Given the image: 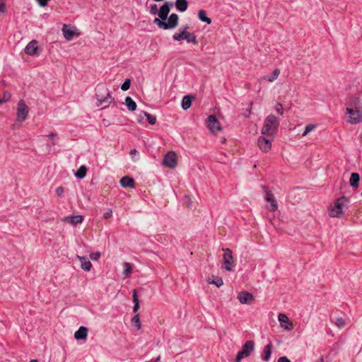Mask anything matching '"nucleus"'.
<instances>
[{
    "mask_svg": "<svg viewBox=\"0 0 362 362\" xmlns=\"http://www.w3.org/2000/svg\"><path fill=\"white\" fill-rule=\"evenodd\" d=\"M144 115L146 117L148 122L150 124L153 125L156 124V116L151 115L147 112H144Z\"/></svg>",
    "mask_w": 362,
    "mask_h": 362,
    "instance_id": "obj_34",
    "label": "nucleus"
},
{
    "mask_svg": "<svg viewBox=\"0 0 362 362\" xmlns=\"http://www.w3.org/2000/svg\"><path fill=\"white\" fill-rule=\"evenodd\" d=\"M175 5L177 10L184 12L187 9L188 3L187 0H176Z\"/></svg>",
    "mask_w": 362,
    "mask_h": 362,
    "instance_id": "obj_25",
    "label": "nucleus"
},
{
    "mask_svg": "<svg viewBox=\"0 0 362 362\" xmlns=\"http://www.w3.org/2000/svg\"><path fill=\"white\" fill-rule=\"evenodd\" d=\"M238 298L241 303H247L249 300V292L243 291L238 294Z\"/></svg>",
    "mask_w": 362,
    "mask_h": 362,
    "instance_id": "obj_32",
    "label": "nucleus"
},
{
    "mask_svg": "<svg viewBox=\"0 0 362 362\" xmlns=\"http://www.w3.org/2000/svg\"><path fill=\"white\" fill-rule=\"evenodd\" d=\"M36 40L30 41L25 48V52L28 55H37L38 46Z\"/></svg>",
    "mask_w": 362,
    "mask_h": 362,
    "instance_id": "obj_15",
    "label": "nucleus"
},
{
    "mask_svg": "<svg viewBox=\"0 0 362 362\" xmlns=\"http://www.w3.org/2000/svg\"><path fill=\"white\" fill-rule=\"evenodd\" d=\"M163 163L170 168H175L177 166L176 154L173 151L168 152L163 158Z\"/></svg>",
    "mask_w": 362,
    "mask_h": 362,
    "instance_id": "obj_9",
    "label": "nucleus"
},
{
    "mask_svg": "<svg viewBox=\"0 0 362 362\" xmlns=\"http://www.w3.org/2000/svg\"><path fill=\"white\" fill-rule=\"evenodd\" d=\"M112 209H107V211L106 212L104 213L103 214V217L105 218H109L112 216Z\"/></svg>",
    "mask_w": 362,
    "mask_h": 362,
    "instance_id": "obj_45",
    "label": "nucleus"
},
{
    "mask_svg": "<svg viewBox=\"0 0 362 362\" xmlns=\"http://www.w3.org/2000/svg\"><path fill=\"white\" fill-rule=\"evenodd\" d=\"M250 108H251L252 105V103L250 102Z\"/></svg>",
    "mask_w": 362,
    "mask_h": 362,
    "instance_id": "obj_55",
    "label": "nucleus"
},
{
    "mask_svg": "<svg viewBox=\"0 0 362 362\" xmlns=\"http://www.w3.org/2000/svg\"><path fill=\"white\" fill-rule=\"evenodd\" d=\"M278 362H291L286 356H281L278 359Z\"/></svg>",
    "mask_w": 362,
    "mask_h": 362,
    "instance_id": "obj_47",
    "label": "nucleus"
},
{
    "mask_svg": "<svg viewBox=\"0 0 362 362\" xmlns=\"http://www.w3.org/2000/svg\"><path fill=\"white\" fill-rule=\"evenodd\" d=\"M178 15L176 13H172L168 20V22L165 23L166 24V30L168 29H173L177 26L178 25Z\"/></svg>",
    "mask_w": 362,
    "mask_h": 362,
    "instance_id": "obj_17",
    "label": "nucleus"
},
{
    "mask_svg": "<svg viewBox=\"0 0 362 362\" xmlns=\"http://www.w3.org/2000/svg\"><path fill=\"white\" fill-rule=\"evenodd\" d=\"M173 5L174 4L173 2L166 1L160 8L158 15L162 21H165L168 18V16L170 11V8L173 6Z\"/></svg>",
    "mask_w": 362,
    "mask_h": 362,
    "instance_id": "obj_12",
    "label": "nucleus"
},
{
    "mask_svg": "<svg viewBox=\"0 0 362 362\" xmlns=\"http://www.w3.org/2000/svg\"><path fill=\"white\" fill-rule=\"evenodd\" d=\"M265 199L270 203L269 209L271 211H274L277 209L278 204L276 200L274 199V195L271 192L265 190Z\"/></svg>",
    "mask_w": 362,
    "mask_h": 362,
    "instance_id": "obj_13",
    "label": "nucleus"
},
{
    "mask_svg": "<svg viewBox=\"0 0 362 362\" xmlns=\"http://www.w3.org/2000/svg\"><path fill=\"white\" fill-rule=\"evenodd\" d=\"M64 188L62 186H59L56 189V194L58 197H62L64 195Z\"/></svg>",
    "mask_w": 362,
    "mask_h": 362,
    "instance_id": "obj_43",
    "label": "nucleus"
},
{
    "mask_svg": "<svg viewBox=\"0 0 362 362\" xmlns=\"http://www.w3.org/2000/svg\"><path fill=\"white\" fill-rule=\"evenodd\" d=\"M316 127V125L309 124L305 127V131L303 132L302 136H305L308 133H310L312 130H313Z\"/></svg>",
    "mask_w": 362,
    "mask_h": 362,
    "instance_id": "obj_39",
    "label": "nucleus"
},
{
    "mask_svg": "<svg viewBox=\"0 0 362 362\" xmlns=\"http://www.w3.org/2000/svg\"><path fill=\"white\" fill-rule=\"evenodd\" d=\"M137 153L138 151H136V149L134 148L129 151V155L133 158L134 156L137 154Z\"/></svg>",
    "mask_w": 362,
    "mask_h": 362,
    "instance_id": "obj_48",
    "label": "nucleus"
},
{
    "mask_svg": "<svg viewBox=\"0 0 362 362\" xmlns=\"http://www.w3.org/2000/svg\"><path fill=\"white\" fill-rule=\"evenodd\" d=\"M226 141V139L225 137H222L221 139V142L222 144L225 143Z\"/></svg>",
    "mask_w": 362,
    "mask_h": 362,
    "instance_id": "obj_53",
    "label": "nucleus"
},
{
    "mask_svg": "<svg viewBox=\"0 0 362 362\" xmlns=\"http://www.w3.org/2000/svg\"><path fill=\"white\" fill-rule=\"evenodd\" d=\"M132 323L136 327L137 329H140L141 327V323L140 320L139 314H136L132 319Z\"/></svg>",
    "mask_w": 362,
    "mask_h": 362,
    "instance_id": "obj_35",
    "label": "nucleus"
},
{
    "mask_svg": "<svg viewBox=\"0 0 362 362\" xmlns=\"http://www.w3.org/2000/svg\"><path fill=\"white\" fill-rule=\"evenodd\" d=\"M100 257V252H95V253H90V257L93 260H97Z\"/></svg>",
    "mask_w": 362,
    "mask_h": 362,
    "instance_id": "obj_44",
    "label": "nucleus"
},
{
    "mask_svg": "<svg viewBox=\"0 0 362 362\" xmlns=\"http://www.w3.org/2000/svg\"><path fill=\"white\" fill-rule=\"evenodd\" d=\"M120 185L124 188H134L135 181L129 176H124L120 179Z\"/></svg>",
    "mask_w": 362,
    "mask_h": 362,
    "instance_id": "obj_18",
    "label": "nucleus"
},
{
    "mask_svg": "<svg viewBox=\"0 0 362 362\" xmlns=\"http://www.w3.org/2000/svg\"><path fill=\"white\" fill-rule=\"evenodd\" d=\"M132 298H133V302L134 303V307H133V312L136 313L138 311V310L139 309V300L138 299L137 292L136 290H134L132 291Z\"/></svg>",
    "mask_w": 362,
    "mask_h": 362,
    "instance_id": "obj_27",
    "label": "nucleus"
},
{
    "mask_svg": "<svg viewBox=\"0 0 362 362\" xmlns=\"http://www.w3.org/2000/svg\"><path fill=\"white\" fill-rule=\"evenodd\" d=\"M30 362H38V361L35 359H33V360L30 361Z\"/></svg>",
    "mask_w": 362,
    "mask_h": 362,
    "instance_id": "obj_54",
    "label": "nucleus"
},
{
    "mask_svg": "<svg viewBox=\"0 0 362 362\" xmlns=\"http://www.w3.org/2000/svg\"><path fill=\"white\" fill-rule=\"evenodd\" d=\"M83 220V218L81 215L76 216H69L64 218V221L68 223H70L73 226H76L77 224L81 223Z\"/></svg>",
    "mask_w": 362,
    "mask_h": 362,
    "instance_id": "obj_19",
    "label": "nucleus"
},
{
    "mask_svg": "<svg viewBox=\"0 0 362 362\" xmlns=\"http://www.w3.org/2000/svg\"><path fill=\"white\" fill-rule=\"evenodd\" d=\"M87 173V168L85 165H81L75 173V176L79 179H83Z\"/></svg>",
    "mask_w": 362,
    "mask_h": 362,
    "instance_id": "obj_31",
    "label": "nucleus"
},
{
    "mask_svg": "<svg viewBox=\"0 0 362 362\" xmlns=\"http://www.w3.org/2000/svg\"><path fill=\"white\" fill-rule=\"evenodd\" d=\"M81 262V267L85 271H90L92 267L91 262L86 257H78Z\"/></svg>",
    "mask_w": 362,
    "mask_h": 362,
    "instance_id": "obj_23",
    "label": "nucleus"
},
{
    "mask_svg": "<svg viewBox=\"0 0 362 362\" xmlns=\"http://www.w3.org/2000/svg\"><path fill=\"white\" fill-rule=\"evenodd\" d=\"M192 98L193 97L189 95L183 97L182 100V107L183 110H186L190 107Z\"/></svg>",
    "mask_w": 362,
    "mask_h": 362,
    "instance_id": "obj_24",
    "label": "nucleus"
},
{
    "mask_svg": "<svg viewBox=\"0 0 362 362\" xmlns=\"http://www.w3.org/2000/svg\"><path fill=\"white\" fill-rule=\"evenodd\" d=\"M279 321L281 327L286 330H291L293 329L292 323L289 321L288 317L283 313H280L278 316Z\"/></svg>",
    "mask_w": 362,
    "mask_h": 362,
    "instance_id": "obj_14",
    "label": "nucleus"
},
{
    "mask_svg": "<svg viewBox=\"0 0 362 362\" xmlns=\"http://www.w3.org/2000/svg\"><path fill=\"white\" fill-rule=\"evenodd\" d=\"M279 74H280V70L279 69H276L274 70V71L272 72V74L270 76H264L263 78L269 82H273L277 78Z\"/></svg>",
    "mask_w": 362,
    "mask_h": 362,
    "instance_id": "obj_29",
    "label": "nucleus"
},
{
    "mask_svg": "<svg viewBox=\"0 0 362 362\" xmlns=\"http://www.w3.org/2000/svg\"><path fill=\"white\" fill-rule=\"evenodd\" d=\"M173 38L177 41L185 40L187 42L193 43L194 45L198 43L197 36L194 33L189 32L180 31L179 33H176L173 35Z\"/></svg>",
    "mask_w": 362,
    "mask_h": 362,
    "instance_id": "obj_5",
    "label": "nucleus"
},
{
    "mask_svg": "<svg viewBox=\"0 0 362 362\" xmlns=\"http://www.w3.org/2000/svg\"><path fill=\"white\" fill-rule=\"evenodd\" d=\"M124 268L123 274L125 277H127L132 273V265L128 262H124Z\"/></svg>",
    "mask_w": 362,
    "mask_h": 362,
    "instance_id": "obj_36",
    "label": "nucleus"
},
{
    "mask_svg": "<svg viewBox=\"0 0 362 362\" xmlns=\"http://www.w3.org/2000/svg\"><path fill=\"white\" fill-rule=\"evenodd\" d=\"M198 17L201 21L206 23L207 24H211V18L206 16V12L204 10H200L199 11Z\"/></svg>",
    "mask_w": 362,
    "mask_h": 362,
    "instance_id": "obj_30",
    "label": "nucleus"
},
{
    "mask_svg": "<svg viewBox=\"0 0 362 362\" xmlns=\"http://www.w3.org/2000/svg\"><path fill=\"white\" fill-rule=\"evenodd\" d=\"M206 123L207 127L209 129L211 132L214 134H217L218 132H221L222 130L221 125L219 121L217 119L216 117L214 115H209L206 120Z\"/></svg>",
    "mask_w": 362,
    "mask_h": 362,
    "instance_id": "obj_7",
    "label": "nucleus"
},
{
    "mask_svg": "<svg viewBox=\"0 0 362 362\" xmlns=\"http://www.w3.org/2000/svg\"><path fill=\"white\" fill-rule=\"evenodd\" d=\"M250 303L255 300V298H254L253 295L251 293H250Z\"/></svg>",
    "mask_w": 362,
    "mask_h": 362,
    "instance_id": "obj_52",
    "label": "nucleus"
},
{
    "mask_svg": "<svg viewBox=\"0 0 362 362\" xmlns=\"http://www.w3.org/2000/svg\"><path fill=\"white\" fill-rule=\"evenodd\" d=\"M272 139H273V137H270V136L264 137L263 136L259 137L257 143H258V146H259V148L264 152H267L269 150H270V148L272 147Z\"/></svg>",
    "mask_w": 362,
    "mask_h": 362,
    "instance_id": "obj_11",
    "label": "nucleus"
},
{
    "mask_svg": "<svg viewBox=\"0 0 362 362\" xmlns=\"http://www.w3.org/2000/svg\"><path fill=\"white\" fill-rule=\"evenodd\" d=\"M346 110L349 115L348 122L350 124H358L362 121V105L359 104L358 99L354 98Z\"/></svg>",
    "mask_w": 362,
    "mask_h": 362,
    "instance_id": "obj_1",
    "label": "nucleus"
},
{
    "mask_svg": "<svg viewBox=\"0 0 362 362\" xmlns=\"http://www.w3.org/2000/svg\"><path fill=\"white\" fill-rule=\"evenodd\" d=\"M88 328L83 326L79 327V329L74 333V337L78 340H83L87 338Z\"/></svg>",
    "mask_w": 362,
    "mask_h": 362,
    "instance_id": "obj_20",
    "label": "nucleus"
},
{
    "mask_svg": "<svg viewBox=\"0 0 362 362\" xmlns=\"http://www.w3.org/2000/svg\"><path fill=\"white\" fill-rule=\"evenodd\" d=\"M153 23L157 25L160 28H162L163 30H166V24L165 22L162 21L160 18H156L153 20Z\"/></svg>",
    "mask_w": 362,
    "mask_h": 362,
    "instance_id": "obj_37",
    "label": "nucleus"
},
{
    "mask_svg": "<svg viewBox=\"0 0 362 362\" xmlns=\"http://www.w3.org/2000/svg\"><path fill=\"white\" fill-rule=\"evenodd\" d=\"M360 175L357 173H352L349 179L350 186L356 188L359 185Z\"/></svg>",
    "mask_w": 362,
    "mask_h": 362,
    "instance_id": "obj_22",
    "label": "nucleus"
},
{
    "mask_svg": "<svg viewBox=\"0 0 362 362\" xmlns=\"http://www.w3.org/2000/svg\"><path fill=\"white\" fill-rule=\"evenodd\" d=\"M247 356H249V341L245 342L243 349L238 353L235 362H240L243 358Z\"/></svg>",
    "mask_w": 362,
    "mask_h": 362,
    "instance_id": "obj_16",
    "label": "nucleus"
},
{
    "mask_svg": "<svg viewBox=\"0 0 362 362\" xmlns=\"http://www.w3.org/2000/svg\"><path fill=\"white\" fill-rule=\"evenodd\" d=\"M6 11V4L4 2H0V12L5 13Z\"/></svg>",
    "mask_w": 362,
    "mask_h": 362,
    "instance_id": "obj_46",
    "label": "nucleus"
},
{
    "mask_svg": "<svg viewBox=\"0 0 362 362\" xmlns=\"http://www.w3.org/2000/svg\"><path fill=\"white\" fill-rule=\"evenodd\" d=\"M223 250L224 251L223 267L227 271H231L233 263L232 251L229 248H226Z\"/></svg>",
    "mask_w": 362,
    "mask_h": 362,
    "instance_id": "obj_10",
    "label": "nucleus"
},
{
    "mask_svg": "<svg viewBox=\"0 0 362 362\" xmlns=\"http://www.w3.org/2000/svg\"><path fill=\"white\" fill-rule=\"evenodd\" d=\"M189 28V25H185V27L183 28H180L179 29V32L180 31H185V32H187V30Z\"/></svg>",
    "mask_w": 362,
    "mask_h": 362,
    "instance_id": "obj_49",
    "label": "nucleus"
},
{
    "mask_svg": "<svg viewBox=\"0 0 362 362\" xmlns=\"http://www.w3.org/2000/svg\"><path fill=\"white\" fill-rule=\"evenodd\" d=\"M275 110L276 111V112L278 114H279L280 115H282L284 114V109H283V106H282V104L281 103H277L275 106Z\"/></svg>",
    "mask_w": 362,
    "mask_h": 362,
    "instance_id": "obj_42",
    "label": "nucleus"
},
{
    "mask_svg": "<svg viewBox=\"0 0 362 362\" xmlns=\"http://www.w3.org/2000/svg\"><path fill=\"white\" fill-rule=\"evenodd\" d=\"M349 199L342 196L337 199L334 206L331 207L329 211V214L331 217L339 218L344 213V209L348 208Z\"/></svg>",
    "mask_w": 362,
    "mask_h": 362,
    "instance_id": "obj_4",
    "label": "nucleus"
},
{
    "mask_svg": "<svg viewBox=\"0 0 362 362\" xmlns=\"http://www.w3.org/2000/svg\"><path fill=\"white\" fill-rule=\"evenodd\" d=\"M131 85V80L129 78L125 79L124 83L121 86V89L122 90H127L129 89Z\"/></svg>",
    "mask_w": 362,
    "mask_h": 362,
    "instance_id": "obj_40",
    "label": "nucleus"
},
{
    "mask_svg": "<svg viewBox=\"0 0 362 362\" xmlns=\"http://www.w3.org/2000/svg\"><path fill=\"white\" fill-rule=\"evenodd\" d=\"M158 6L156 4H151L150 6V13L152 15L158 14Z\"/></svg>",
    "mask_w": 362,
    "mask_h": 362,
    "instance_id": "obj_41",
    "label": "nucleus"
},
{
    "mask_svg": "<svg viewBox=\"0 0 362 362\" xmlns=\"http://www.w3.org/2000/svg\"><path fill=\"white\" fill-rule=\"evenodd\" d=\"M272 344L271 341H269V344H267L264 349V355L262 356V359L264 361H269L271 358V355L272 353Z\"/></svg>",
    "mask_w": 362,
    "mask_h": 362,
    "instance_id": "obj_21",
    "label": "nucleus"
},
{
    "mask_svg": "<svg viewBox=\"0 0 362 362\" xmlns=\"http://www.w3.org/2000/svg\"><path fill=\"white\" fill-rule=\"evenodd\" d=\"M125 104L129 111H134L136 109V103L135 101L129 96L126 97L125 98Z\"/></svg>",
    "mask_w": 362,
    "mask_h": 362,
    "instance_id": "obj_26",
    "label": "nucleus"
},
{
    "mask_svg": "<svg viewBox=\"0 0 362 362\" xmlns=\"http://www.w3.org/2000/svg\"><path fill=\"white\" fill-rule=\"evenodd\" d=\"M29 112L28 107L23 100H21L18 103L16 120L18 122H23L26 119Z\"/></svg>",
    "mask_w": 362,
    "mask_h": 362,
    "instance_id": "obj_6",
    "label": "nucleus"
},
{
    "mask_svg": "<svg viewBox=\"0 0 362 362\" xmlns=\"http://www.w3.org/2000/svg\"><path fill=\"white\" fill-rule=\"evenodd\" d=\"M330 320L339 328H343L346 325L345 320L342 317H337L336 320L331 318Z\"/></svg>",
    "mask_w": 362,
    "mask_h": 362,
    "instance_id": "obj_33",
    "label": "nucleus"
},
{
    "mask_svg": "<svg viewBox=\"0 0 362 362\" xmlns=\"http://www.w3.org/2000/svg\"><path fill=\"white\" fill-rule=\"evenodd\" d=\"M55 136H56V134H55V133L52 132V133H50L47 136H48L49 138L52 139V138L54 137Z\"/></svg>",
    "mask_w": 362,
    "mask_h": 362,
    "instance_id": "obj_51",
    "label": "nucleus"
},
{
    "mask_svg": "<svg viewBox=\"0 0 362 362\" xmlns=\"http://www.w3.org/2000/svg\"><path fill=\"white\" fill-rule=\"evenodd\" d=\"M62 33L65 39L68 41L71 40L74 37L79 36L80 33L77 32V29L74 27L64 24L62 28Z\"/></svg>",
    "mask_w": 362,
    "mask_h": 362,
    "instance_id": "obj_8",
    "label": "nucleus"
},
{
    "mask_svg": "<svg viewBox=\"0 0 362 362\" xmlns=\"http://www.w3.org/2000/svg\"><path fill=\"white\" fill-rule=\"evenodd\" d=\"M206 281L209 284L216 285L218 288L221 287L223 284L222 279L219 276H216L213 280H211V278L209 277L206 279Z\"/></svg>",
    "mask_w": 362,
    "mask_h": 362,
    "instance_id": "obj_28",
    "label": "nucleus"
},
{
    "mask_svg": "<svg viewBox=\"0 0 362 362\" xmlns=\"http://www.w3.org/2000/svg\"><path fill=\"white\" fill-rule=\"evenodd\" d=\"M279 126V121L274 115H268L262 129V134L266 136L274 137Z\"/></svg>",
    "mask_w": 362,
    "mask_h": 362,
    "instance_id": "obj_3",
    "label": "nucleus"
},
{
    "mask_svg": "<svg viewBox=\"0 0 362 362\" xmlns=\"http://www.w3.org/2000/svg\"><path fill=\"white\" fill-rule=\"evenodd\" d=\"M361 197H362V192H361Z\"/></svg>",
    "mask_w": 362,
    "mask_h": 362,
    "instance_id": "obj_56",
    "label": "nucleus"
},
{
    "mask_svg": "<svg viewBox=\"0 0 362 362\" xmlns=\"http://www.w3.org/2000/svg\"><path fill=\"white\" fill-rule=\"evenodd\" d=\"M95 90V96L98 100V106L104 105V106L103 107V109H104L108 107L110 103L114 102V98H112L110 90L105 86L103 84H99L97 86Z\"/></svg>",
    "mask_w": 362,
    "mask_h": 362,
    "instance_id": "obj_2",
    "label": "nucleus"
},
{
    "mask_svg": "<svg viewBox=\"0 0 362 362\" xmlns=\"http://www.w3.org/2000/svg\"><path fill=\"white\" fill-rule=\"evenodd\" d=\"M11 95L8 91H4L1 98V102H2V104L5 103L11 99Z\"/></svg>",
    "mask_w": 362,
    "mask_h": 362,
    "instance_id": "obj_38",
    "label": "nucleus"
},
{
    "mask_svg": "<svg viewBox=\"0 0 362 362\" xmlns=\"http://www.w3.org/2000/svg\"><path fill=\"white\" fill-rule=\"evenodd\" d=\"M254 349V341H250V352Z\"/></svg>",
    "mask_w": 362,
    "mask_h": 362,
    "instance_id": "obj_50",
    "label": "nucleus"
}]
</instances>
